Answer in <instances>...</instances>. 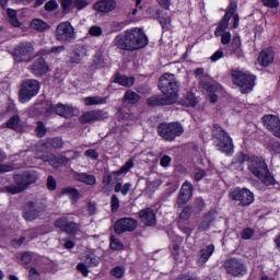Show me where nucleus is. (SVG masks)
<instances>
[{
  "mask_svg": "<svg viewBox=\"0 0 280 280\" xmlns=\"http://www.w3.org/2000/svg\"><path fill=\"white\" fill-rule=\"evenodd\" d=\"M148 46V36L143 30L135 27L118 34L114 39V47L122 51H137Z\"/></svg>",
  "mask_w": 280,
  "mask_h": 280,
  "instance_id": "nucleus-1",
  "label": "nucleus"
},
{
  "mask_svg": "<svg viewBox=\"0 0 280 280\" xmlns=\"http://www.w3.org/2000/svg\"><path fill=\"white\" fill-rule=\"evenodd\" d=\"M247 161V170L253 176L261 180L264 185L270 186L275 185V177L270 175V171L268 170V164L262 158H248L246 154H241L238 158V163Z\"/></svg>",
  "mask_w": 280,
  "mask_h": 280,
  "instance_id": "nucleus-2",
  "label": "nucleus"
},
{
  "mask_svg": "<svg viewBox=\"0 0 280 280\" xmlns=\"http://www.w3.org/2000/svg\"><path fill=\"white\" fill-rule=\"evenodd\" d=\"M40 178V174L36 171H25L22 174H15L13 176L15 185L4 187V191L8 194H21L25 189H30L31 185H34Z\"/></svg>",
  "mask_w": 280,
  "mask_h": 280,
  "instance_id": "nucleus-3",
  "label": "nucleus"
},
{
  "mask_svg": "<svg viewBox=\"0 0 280 280\" xmlns=\"http://www.w3.org/2000/svg\"><path fill=\"white\" fill-rule=\"evenodd\" d=\"M159 89L173 104L178 100V89L180 83L172 73H164L160 77Z\"/></svg>",
  "mask_w": 280,
  "mask_h": 280,
  "instance_id": "nucleus-4",
  "label": "nucleus"
},
{
  "mask_svg": "<svg viewBox=\"0 0 280 280\" xmlns=\"http://www.w3.org/2000/svg\"><path fill=\"white\" fill-rule=\"evenodd\" d=\"M36 48L31 42H22L12 51L14 62H32Z\"/></svg>",
  "mask_w": 280,
  "mask_h": 280,
  "instance_id": "nucleus-5",
  "label": "nucleus"
},
{
  "mask_svg": "<svg viewBox=\"0 0 280 280\" xmlns=\"http://www.w3.org/2000/svg\"><path fill=\"white\" fill-rule=\"evenodd\" d=\"M212 137L219 142L217 143L218 150L224 154H233V139L222 129L220 125H214L212 129Z\"/></svg>",
  "mask_w": 280,
  "mask_h": 280,
  "instance_id": "nucleus-6",
  "label": "nucleus"
},
{
  "mask_svg": "<svg viewBox=\"0 0 280 280\" xmlns=\"http://www.w3.org/2000/svg\"><path fill=\"white\" fill-rule=\"evenodd\" d=\"M183 132H185V128L180 122H161L158 126V133L164 141H174Z\"/></svg>",
  "mask_w": 280,
  "mask_h": 280,
  "instance_id": "nucleus-7",
  "label": "nucleus"
},
{
  "mask_svg": "<svg viewBox=\"0 0 280 280\" xmlns=\"http://www.w3.org/2000/svg\"><path fill=\"white\" fill-rule=\"evenodd\" d=\"M232 78L233 83L241 89V93H250V91H253L255 86V75L233 70Z\"/></svg>",
  "mask_w": 280,
  "mask_h": 280,
  "instance_id": "nucleus-8",
  "label": "nucleus"
},
{
  "mask_svg": "<svg viewBox=\"0 0 280 280\" xmlns=\"http://www.w3.org/2000/svg\"><path fill=\"white\" fill-rule=\"evenodd\" d=\"M38 91H40V85L37 80L28 79L22 82L20 90V102H22V104L30 102L32 97L38 95Z\"/></svg>",
  "mask_w": 280,
  "mask_h": 280,
  "instance_id": "nucleus-9",
  "label": "nucleus"
},
{
  "mask_svg": "<svg viewBox=\"0 0 280 280\" xmlns=\"http://www.w3.org/2000/svg\"><path fill=\"white\" fill-rule=\"evenodd\" d=\"M43 211H45V203L43 200L34 199L26 202L23 215L27 222H32V220H36V218H38Z\"/></svg>",
  "mask_w": 280,
  "mask_h": 280,
  "instance_id": "nucleus-10",
  "label": "nucleus"
},
{
  "mask_svg": "<svg viewBox=\"0 0 280 280\" xmlns=\"http://www.w3.org/2000/svg\"><path fill=\"white\" fill-rule=\"evenodd\" d=\"M56 38L61 43H71L75 38V30L69 22L58 24L56 28Z\"/></svg>",
  "mask_w": 280,
  "mask_h": 280,
  "instance_id": "nucleus-11",
  "label": "nucleus"
},
{
  "mask_svg": "<svg viewBox=\"0 0 280 280\" xmlns=\"http://www.w3.org/2000/svg\"><path fill=\"white\" fill-rule=\"evenodd\" d=\"M230 198L231 200H236L240 202L241 207H248V205H253L255 201V195H253V192L246 188H236L230 192Z\"/></svg>",
  "mask_w": 280,
  "mask_h": 280,
  "instance_id": "nucleus-12",
  "label": "nucleus"
},
{
  "mask_svg": "<svg viewBox=\"0 0 280 280\" xmlns=\"http://www.w3.org/2000/svg\"><path fill=\"white\" fill-rule=\"evenodd\" d=\"M223 268H225L226 273L231 275V277H242V275L246 272L244 262L237 258L226 259L223 264Z\"/></svg>",
  "mask_w": 280,
  "mask_h": 280,
  "instance_id": "nucleus-13",
  "label": "nucleus"
},
{
  "mask_svg": "<svg viewBox=\"0 0 280 280\" xmlns=\"http://www.w3.org/2000/svg\"><path fill=\"white\" fill-rule=\"evenodd\" d=\"M139 222L132 218H121L114 224V231L117 235H124V233L137 230Z\"/></svg>",
  "mask_w": 280,
  "mask_h": 280,
  "instance_id": "nucleus-14",
  "label": "nucleus"
},
{
  "mask_svg": "<svg viewBox=\"0 0 280 280\" xmlns=\"http://www.w3.org/2000/svg\"><path fill=\"white\" fill-rule=\"evenodd\" d=\"M104 119H108V113L104 112V109L85 112L79 117V121L83 125L95 124V121H104Z\"/></svg>",
  "mask_w": 280,
  "mask_h": 280,
  "instance_id": "nucleus-15",
  "label": "nucleus"
},
{
  "mask_svg": "<svg viewBox=\"0 0 280 280\" xmlns=\"http://www.w3.org/2000/svg\"><path fill=\"white\" fill-rule=\"evenodd\" d=\"M235 10H237V2L232 1L229 4V8H228L223 19L221 20L217 30L214 31V36H220V34H222V32L229 30V21H231V19H233V14H235Z\"/></svg>",
  "mask_w": 280,
  "mask_h": 280,
  "instance_id": "nucleus-16",
  "label": "nucleus"
},
{
  "mask_svg": "<svg viewBox=\"0 0 280 280\" xmlns=\"http://www.w3.org/2000/svg\"><path fill=\"white\" fill-rule=\"evenodd\" d=\"M264 126L272 132L273 137L280 139V119L276 115H266L262 117Z\"/></svg>",
  "mask_w": 280,
  "mask_h": 280,
  "instance_id": "nucleus-17",
  "label": "nucleus"
},
{
  "mask_svg": "<svg viewBox=\"0 0 280 280\" xmlns=\"http://www.w3.org/2000/svg\"><path fill=\"white\" fill-rule=\"evenodd\" d=\"M56 229H61L65 233L69 235H75L78 233V223L69 221L67 218H60L55 221Z\"/></svg>",
  "mask_w": 280,
  "mask_h": 280,
  "instance_id": "nucleus-18",
  "label": "nucleus"
},
{
  "mask_svg": "<svg viewBox=\"0 0 280 280\" xmlns=\"http://www.w3.org/2000/svg\"><path fill=\"white\" fill-rule=\"evenodd\" d=\"M192 191H194V186H191L190 183L186 182L183 184L177 198L178 207H183V205H187V202H189L192 196Z\"/></svg>",
  "mask_w": 280,
  "mask_h": 280,
  "instance_id": "nucleus-19",
  "label": "nucleus"
},
{
  "mask_svg": "<svg viewBox=\"0 0 280 280\" xmlns=\"http://www.w3.org/2000/svg\"><path fill=\"white\" fill-rule=\"evenodd\" d=\"M139 218L144 226H156V214L151 208L140 210Z\"/></svg>",
  "mask_w": 280,
  "mask_h": 280,
  "instance_id": "nucleus-20",
  "label": "nucleus"
},
{
  "mask_svg": "<svg viewBox=\"0 0 280 280\" xmlns=\"http://www.w3.org/2000/svg\"><path fill=\"white\" fill-rule=\"evenodd\" d=\"M94 10L102 14H108L117 8V2L115 0H98L93 4Z\"/></svg>",
  "mask_w": 280,
  "mask_h": 280,
  "instance_id": "nucleus-21",
  "label": "nucleus"
},
{
  "mask_svg": "<svg viewBox=\"0 0 280 280\" xmlns=\"http://www.w3.org/2000/svg\"><path fill=\"white\" fill-rule=\"evenodd\" d=\"M51 110H54L56 115H59V117H63L65 119H69L73 117V115H75V108L61 103L51 106Z\"/></svg>",
  "mask_w": 280,
  "mask_h": 280,
  "instance_id": "nucleus-22",
  "label": "nucleus"
},
{
  "mask_svg": "<svg viewBox=\"0 0 280 280\" xmlns=\"http://www.w3.org/2000/svg\"><path fill=\"white\" fill-rule=\"evenodd\" d=\"M31 71L34 75H37V77L45 75V73H47V71H49V66H47L45 58L39 57L31 66Z\"/></svg>",
  "mask_w": 280,
  "mask_h": 280,
  "instance_id": "nucleus-23",
  "label": "nucleus"
},
{
  "mask_svg": "<svg viewBox=\"0 0 280 280\" xmlns=\"http://www.w3.org/2000/svg\"><path fill=\"white\" fill-rule=\"evenodd\" d=\"M148 106H170L174 104L165 94L162 95H153L147 100Z\"/></svg>",
  "mask_w": 280,
  "mask_h": 280,
  "instance_id": "nucleus-24",
  "label": "nucleus"
},
{
  "mask_svg": "<svg viewBox=\"0 0 280 280\" xmlns=\"http://www.w3.org/2000/svg\"><path fill=\"white\" fill-rule=\"evenodd\" d=\"M275 60V51L270 48L264 49L258 56V62L261 67H268Z\"/></svg>",
  "mask_w": 280,
  "mask_h": 280,
  "instance_id": "nucleus-25",
  "label": "nucleus"
},
{
  "mask_svg": "<svg viewBox=\"0 0 280 280\" xmlns=\"http://www.w3.org/2000/svg\"><path fill=\"white\" fill-rule=\"evenodd\" d=\"M5 128H10V130H14L15 132H20V133L25 132V127L21 125V117H19V115L12 116L7 121Z\"/></svg>",
  "mask_w": 280,
  "mask_h": 280,
  "instance_id": "nucleus-26",
  "label": "nucleus"
},
{
  "mask_svg": "<svg viewBox=\"0 0 280 280\" xmlns=\"http://www.w3.org/2000/svg\"><path fill=\"white\" fill-rule=\"evenodd\" d=\"M122 104H130L135 106V104H139L141 102V96L137 94V92L128 90L124 97L121 98Z\"/></svg>",
  "mask_w": 280,
  "mask_h": 280,
  "instance_id": "nucleus-27",
  "label": "nucleus"
},
{
  "mask_svg": "<svg viewBox=\"0 0 280 280\" xmlns=\"http://www.w3.org/2000/svg\"><path fill=\"white\" fill-rule=\"evenodd\" d=\"M231 47V54L236 56V58H244V51L242 50V39L240 38V36H235L232 39Z\"/></svg>",
  "mask_w": 280,
  "mask_h": 280,
  "instance_id": "nucleus-28",
  "label": "nucleus"
},
{
  "mask_svg": "<svg viewBox=\"0 0 280 280\" xmlns=\"http://www.w3.org/2000/svg\"><path fill=\"white\" fill-rule=\"evenodd\" d=\"M74 178L79 183H84V185H96L97 184V179L94 177V175H89L88 173H75Z\"/></svg>",
  "mask_w": 280,
  "mask_h": 280,
  "instance_id": "nucleus-29",
  "label": "nucleus"
},
{
  "mask_svg": "<svg viewBox=\"0 0 280 280\" xmlns=\"http://www.w3.org/2000/svg\"><path fill=\"white\" fill-rule=\"evenodd\" d=\"M84 56H86V48H84V46H81L73 51V56L70 57V62L72 65H80Z\"/></svg>",
  "mask_w": 280,
  "mask_h": 280,
  "instance_id": "nucleus-30",
  "label": "nucleus"
},
{
  "mask_svg": "<svg viewBox=\"0 0 280 280\" xmlns=\"http://www.w3.org/2000/svg\"><path fill=\"white\" fill-rule=\"evenodd\" d=\"M61 194L65 196H69L70 200L72 201V205H75V202H78V200L81 198L80 190L73 187L63 188Z\"/></svg>",
  "mask_w": 280,
  "mask_h": 280,
  "instance_id": "nucleus-31",
  "label": "nucleus"
},
{
  "mask_svg": "<svg viewBox=\"0 0 280 280\" xmlns=\"http://www.w3.org/2000/svg\"><path fill=\"white\" fill-rule=\"evenodd\" d=\"M45 145L51 150H60L63 148L65 141H62V138H48Z\"/></svg>",
  "mask_w": 280,
  "mask_h": 280,
  "instance_id": "nucleus-32",
  "label": "nucleus"
},
{
  "mask_svg": "<svg viewBox=\"0 0 280 280\" xmlns=\"http://www.w3.org/2000/svg\"><path fill=\"white\" fill-rule=\"evenodd\" d=\"M213 250H215V247L213 245L207 246V248L200 250V256H199V262L200 264H207L209 260V257L213 255Z\"/></svg>",
  "mask_w": 280,
  "mask_h": 280,
  "instance_id": "nucleus-33",
  "label": "nucleus"
},
{
  "mask_svg": "<svg viewBox=\"0 0 280 280\" xmlns=\"http://www.w3.org/2000/svg\"><path fill=\"white\" fill-rule=\"evenodd\" d=\"M214 220L215 214L213 212H209L199 224L198 231H207V229L211 226V222H213Z\"/></svg>",
  "mask_w": 280,
  "mask_h": 280,
  "instance_id": "nucleus-34",
  "label": "nucleus"
},
{
  "mask_svg": "<svg viewBox=\"0 0 280 280\" xmlns=\"http://www.w3.org/2000/svg\"><path fill=\"white\" fill-rule=\"evenodd\" d=\"M115 82L120 86L130 88L135 84V77L116 75Z\"/></svg>",
  "mask_w": 280,
  "mask_h": 280,
  "instance_id": "nucleus-35",
  "label": "nucleus"
},
{
  "mask_svg": "<svg viewBox=\"0 0 280 280\" xmlns=\"http://www.w3.org/2000/svg\"><path fill=\"white\" fill-rule=\"evenodd\" d=\"M85 106H97L100 104H106V97L102 96H89L84 98Z\"/></svg>",
  "mask_w": 280,
  "mask_h": 280,
  "instance_id": "nucleus-36",
  "label": "nucleus"
},
{
  "mask_svg": "<svg viewBox=\"0 0 280 280\" xmlns=\"http://www.w3.org/2000/svg\"><path fill=\"white\" fill-rule=\"evenodd\" d=\"M7 15L9 18V23L12 27H21V22L16 18V10L7 9Z\"/></svg>",
  "mask_w": 280,
  "mask_h": 280,
  "instance_id": "nucleus-37",
  "label": "nucleus"
},
{
  "mask_svg": "<svg viewBox=\"0 0 280 280\" xmlns=\"http://www.w3.org/2000/svg\"><path fill=\"white\" fill-rule=\"evenodd\" d=\"M31 27L37 32H45V30H49V25L45 21L38 19L31 22Z\"/></svg>",
  "mask_w": 280,
  "mask_h": 280,
  "instance_id": "nucleus-38",
  "label": "nucleus"
},
{
  "mask_svg": "<svg viewBox=\"0 0 280 280\" xmlns=\"http://www.w3.org/2000/svg\"><path fill=\"white\" fill-rule=\"evenodd\" d=\"M132 167H135V162H132V160H129L122 167H120V170L115 171L112 174L115 178H117V176H121V174H127V172H130Z\"/></svg>",
  "mask_w": 280,
  "mask_h": 280,
  "instance_id": "nucleus-39",
  "label": "nucleus"
},
{
  "mask_svg": "<svg viewBox=\"0 0 280 280\" xmlns=\"http://www.w3.org/2000/svg\"><path fill=\"white\" fill-rule=\"evenodd\" d=\"M183 104L187 107H194L196 106V104H198V98H196V95H194V93L187 92L184 96Z\"/></svg>",
  "mask_w": 280,
  "mask_h": 280,
  "instance_id": "nucleus-40",
  "label": "nucleus"
},
{
  "mask_svg": "<svg viewBox=\"0 0 280 280\" xmlns=\"http://www.w3.org/2000/svg\"><path fill=\"white\" fill-rule=\"evenodd\" d=\"M200 85L202 86V89H205L206 91H209V93H215V91H220L221 86L218 83H211L209 81H201Z\"/></svg>",
  "mask_w": 280,
  "mask_h": 280,
  "instance_id": "nucleus-41",
  "label": "nucleus"
},
{
  "mask_svg": "<svg viewBox=\"0 0 280 280\" xmlns=\"http://www.w3.org/2000/svg\"><path fill=\"white\" fill-rule=\"evenodd\" d=\"M130 187H132V185H130V183H127L125 185H121V183H117L115 186V191L116 194H122V196H128V191H130Z\"/></svg>",
  "mask_w": 280,
  "mask_h": 280,
  "instance_id": "nucleus-42",
  "label": "nucleus"
},
{
  "mask_svg": "<svg viewBox=\"0 0 280 280\" xmlns=\"http://www.w3.org/2000/svg\"><path fill=\"white\" fill-rule=\"evenodd\" d=\"M202 209H205V200L197 198L191 207L192 213H200Z\"/></svg>",
  "mask_w": 280,
  "mask_h": 280,
  "instance_id": "nucleus-43",
  "label": "nucleus"
},
{
  "mask_svg": "<svg viewBox=\"0 0 280 280\" xmlns=\"http://www.w3.org/2000/svg\"><path fill=\"white\" fill-rule=\"evenodd\" d=\"M153 19H158L162 27H165V25H170V23H172V19L170 16L161 18V10L155 11Z\"/></svg>",
  "mask_w": 280,
  "mask_h": 280,
  "instance_id": "nucleus-44",
  "label": "nucleus"
},
{
  "mask_svg": "<svg viewBox=\"0 0 280 280\" xmlns=\"http://www.w3.org/2000/svg\"><path fill=\"white\" fill-rule=\"evenodd\" d=\"M191 213H194V210H191V207L187 206L183 209V211L179 213V222L189 220L191 218Z\"/></svg>",
  "mask_w": 280,
  "mask_h": 280,
  "instance_id": "nucleus-45",
  "label": "nucleus"
},
{
  "mask_svg": "<svg viewBox=\"0 0 280 280\" xmlns=\"http://www.w3.org/2000/svg\"><path fill=\"white\" fill-rule=\"evenodd\" d=\"M35 132L37 137H39V139L45 137V135H47V128L45 127V124H43V121H37Z\"/></svg>",
  "mask_w": 280,
  "mask_h": 280,
  "instance_id": "nucleus-46",
  "label": "nucleus"
},
{
  "mask_svg": "<svg viewBox=\"0 0 280 280\" xmlns=\"http://www.w3.org/2000/svg\"><path fill=\"white\" fill-rule=\"evenodd\" d=\"M112 213H117L119 211V198L117 195H113L110 199Z\"/></svg>",
  "mask_w": 280,
  "mask_h": 280,
  "instance_id": "nucleus-47",
  "label": "nucleus"
},
{
  "mask_svg": "<svg viewBox=\"0 0 280 280\" xmlns=\"http://www.w3.org/2000/svg\"><path fill=\"white\" fill-rule=\"evenodd\" d=\"M195 75L196 78H199V84H202L209 78V75L205 74V69L202 68H197L195 70Z\"/></svg>",
  "mask_w": 280,
  "mask_h": 280,
  "instance_id": "nucleus-48",
  "label": "nucleus"
},
{
  "mask_svg": "<svg viewBox=\"0 0 280 280\" xmlns=\"http://www.w3.org/2000/svg\"><path fill=\"white\" fill-rule=\"evenodd\" d=\"M110 248L113 250H121V248H124V244H121V242H119V240L115 238V236L110 237Z\"/></svg>",
  "mask_w": 280,
  "mask_h": 280,
  "instance_id": "nucleus-49",
  "label": "nucleus"
},
{
  "mask_svg": "<svg viewBox=\"0 0 280 280\" xmlns=\"http://www.w3.org/2000/svg\"><path fill=\"white\" fill-rule=\"evenodd\" d=\"M85 264L90 268H95V266H97L100 264V259L97 257H95V256H86Z\"/></svg>",
  "mask_w": 280,
  "mask_h": 280,
  "instance_id": "nucleus-50",
  "label": "nucleus"
},
{
  "mask_svg": "<svg viewBox=\"0 0 280 280\" xmlns=\"http://www.w3.org/2000/svg\"><path fill=\"white\" fill-rule=\"evenodd\" d=\"M57 187H58V183L56 182V178L49 175L47 178V189H49V191H55Z\"/></svg>",
  "mask_w": 280,
  "mask_h": 280,
  "instance_id": "nucleus-51",
  "label": "nucleus"
},
{
  "mask_svg": "<svg viewBox=\"0 0 280 280\" xmlns=\"http://www.w3.org/2000/svg\"><path fill=\"white\" fill-rule=\"evenodd\" d=\"M206 176H207V171H205L202 168H196L195 170L194 179L196 182L202 180V178H205Z\"/></svg>",
  "mask_w": 280,
  "mask_h": 280,
  "instance_id": "nucleus-52",
  "label": "nucleus"
},
{
  "mask_svg": "<svg viewBox=\"0 0 280 280\" xmlns=\"http://www.w3.org/2000/svg\"><path fill=\"white\" fill-rule=\"evenodd\" d=\"M89 5V2L86 0H73L72 7L77 8V10H84Z\"/></svg>",
  "mask_w": 280,
  "mask_h": 280,
  "instance_id": "nucleus-53",
  "label": "nucleus"
},
{
  "mask_svg": "<svg viewBox=\"0 0 280 280\" xmlns=\"http://www.w3.org/2000/svg\"><path fill=\"white\" fill-rule=\"evenodd\" d=\"M178 229H180V231H183V233H186L187 237H189V235H191V233H194V229L189 228L188 225H185V222H183V221H178Z\"/></svg>",
  "mask_w": 280,
  "mask_h": 280,
  "instance_id": "nucleus-54",
  "label": "nucleus"
},
{
  "mask_svg": "<svg viewBox=\"0 0 280 280\" xmlns=\"http://www.w3.org/2000/svg\"><path fill=\"white\" fill-rule=\"evenodd\" d=\"M110 276L115 277L116 279H121V277H124V268L115 267L110 270Z\"/></svg>",
  "mask_w": 280,
  "mask_h": 280,
  "instance_id": "nucleus-55",
  "label": "nucleus"
},
{
  "mask_svg": "<svg viewBox=\"0 0 280 280\" xmlns=\"http://www.w3.org/2000/svg\"><path fill=\"white\" fill-rule=\"evenodd\" d=\"M85 156L92 159L93 161H97L100 159V153L95 149H89L84 152Z\"/></svg>",
  "mask_w": 280,
  "mask_h": 280,
  "instance_id": "nucleus-56",
  "label": "nucleus"
},
{
  "mask_svg": "<svg viewBox=\"0 0 280 280\" xmlns=\"http://www.w3.org/2000/svg\"><path fill=\"white\" fill-rule=\"evenodd\" d=\"M88 212L89 215H95V213L97 212V203L95 201L88 202Z\"/></svg>",
  "mask_w": 280,
  "mask_h": 280,
  "instance_id": "nucleus-57",
  "label": "nucleus"
},
{
  "mask_svg": "<svg viewBox=\"0 0 280 280\" xmlns=\"http://www.w3.org/2000/svg\"><path fill=\"white\" fill-rule=\"evenodd\" d=\"M102 34H103V31H102V27L100 26H92L89 30L90 36H102Z\"/></svg>",
  "mask_w": 280,
  "mask_h": 280,
  "instance_id": "nucleus-58",
  "label": "nucleus"
},
{
  "mask_svg": "<svg viewBox=\"0 0 280 280\" xmlns=\"http://www.w3.org/2000/svg\"><path fill=\"white\" fill-rule=\"evenodd\" d=\"M262 5L266 8H279V0H262Z\"/></svg>",
  "mask_w": 280,
  "mask_h": 280,
  "instance_id": "nucleus-59",
  "label": "nucleus"
},
{
  "mask_svg": "<svg viewBox=\"0 0 280 280\" xmlns=\"http://www.w3.org/2000/svg\"><path fill=\"white\" fill-rule=\"evenodd\" d=\"M58 9V2H56V0H50L45 4V10H47V12H52V10H57Z\"/></svg>",
  "mask_w": 280,
  "mask_h": 280,
  "instance_id": "nucleus-60",
  "label": "nucleus"
},
{
  "mask_svg": "<svg viewBox=\"0 0 280 280\" xmlns=\"http://www.w3.org/2000/svg\"><path fill=\"white\" fill-rule=\"evenodd\" d=\"M77 270L83 275V277H89V267L84 262H80L77 266Z\"/></svg>",
  "mask_w": 280,
  "mask_h": 280,
  "instance_id": "nucleus-61",
  "label": "nucleus"
},
{
  "mask_svg": "<svg viewBox=\"0 0 280 280\" xmlns=\"http://www.w3.org/2000/svg\"><path fill=\"white\" fill-rule=\"evenodd\" d=\"M253 235H255V231L250 228L244 229L242 232L243 240H250Z\"/></svg>",
  "mask_w": 280,
  "mask_h": 280,
  "instance_id": "nucleus-62",
  "label": "nucleus"
},
{
  "mask_svg": "<svg viewBox=\"0 0 280 280\" xmlns=\"http://www.w3.org/2000/svg\"><path fill=\"white\" fill-rule=\"evenodd\" d=\"M220 36H221L222 45H229V43H231V33L230 32H225L223 34L220 33Z\"/></svg>",
  "mask_w": 280,
  "mask_h": 280,
  "instance_id": "nucleus-63",
  "label": "nucleus"
},
{
  "mask_svg": "<svg viewBox=\"0 0 280 280\" xmlns=\"http://www.w3.org/2000/svg\"><path fill=\"white\" fill-rule=\"evenodd\" d=\"M61 7L65 12L71 10V5H73V0H60Z\"/></svg>",
  "mask_w": 280,
  "mask_h": 280,
  "instance_id": "nucleus-64",
  "label": "nucleus"
}]
</instances>
